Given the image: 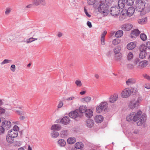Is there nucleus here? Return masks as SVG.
I'll return each instance as SVG.
<instances>
[{"label":"nucleus","instance_id":"37998d69","mask_svg":"<svg viewBox=\"0 0 150 150\" xmlns=\"http://www.w3.org/2000/svg\"><path fill=\"white\" fill-rule=\"evenodd\" d=\"M140 38L141 39L144 41L146 40L147 39L146 35L144 33L141 34L140 35Z\"/></svg>","mask_w":150,"mask_h":150},{"label":"nucleus","instance_id":"f03ea898","mask_svg":"<svg viewBox=\"0 0 150 150\" xmlns=\"http://www.w3.org/2000/svg\"><path fill=\"white\" fill-rule=\"evenodd\" d=\"M146 2L144 0H136L135 4V7L136 11L145 14L144 11L145 10Z\"/></svg>","mask_w":150,"mask_h":150},{"label":"nucleus","instance_id":"de8ad7c7","mask_svg":"<svg viewBox=\"0 0 150 150\" xmlns=\"http://www.w3.org/2000/svg\"><path fill=\"white\" fill-rule=\"evenodd\" d=\"M11 11V8L9 7L7 8L6 9L5 11V14L6 15H8L10 13Z\"/></svg>","mask_w":150,"mask_h":150},{"label":"nucleus","instance_id":"c85d7f7f","mask_svg":"<svg viewBox=\"0 0 150 150\" xmlns=\"http://www.w3.org/2000/svg\"><path fill=\"white\" fill-rule=\"evenodd\" d=\"M58 144L61 147H64L66 144L65 141L63 139H60L57 141Z\"/></svg>","mask_w":150,"mask_h":150},{"label":"nucleus","instance_id":"20e7f679","mask_svg":"<svg viewBox=\"0 0 150 150\" xmlns=\"http://www.w3.org/2000/svg\"><path fill=\"white\" fill-rule=\"evenodd\" d=\"M98 9L99 12L105 16L108 14L109 7L106 4L100 2Z\"/></svg>","mask_w":150,"mask_h":150},{"label":"nucleus","instance_id":"c756f323","mask_svg":"<svg viewBox=\"0 0 150 150\" xmlns=\"http://www.w3.org/2000/svg\"><path fill=\"white\" fill-rule=\"evenodd\" d=\"M67 142L69 144H74L76 142V139L74 137H70L69 138L67 139Z\"/></svg>","mask_w":150,"mask_h":150},{"label":"nucleus","instance_id":"6e6552de","mask_svg":"<svg viewBox=\"0 0 150 150\" xmlns=\"http://www.w3.org/2000/svg\"><path fill=\"white\" fill-rule=\"evenodd\" d=\"M19 130V128L18 127L17 125H15L12 129L8 131V134L11 137L16 138L18 136V131Z\"/></svg>","mask_w":150,"mask_h":150},{"label":"nucleus","instance_id":"72a5a7b5","mask_svg":"<svg viewBox=\"0 0 150 150\" xmlns=\"http://www.w3.org/2000/svg\"><path fill=\"white\" fill-rule=\"evenodd\" d=\"M51 137L53 138H55L57 137L59 135V133L55 131H53L51 133Z\"/></svg>","mask_w":150,"mask_h":150},{"label":"nucleus","instance_id":"aec40b11","mask_svg":"<svg viewBox=\"0 0 150 150\" xmlns=\"http://www.w3.org/2000/svg\"><path fill=\"white\" fill-rule=\"evenodd\" d=\"M136 80L134 78H130L128 79L126 81V83L128 86H130L135 83H136Z\"/></svg>","mask_w":150,"mask_h":150},{"label":"nucleus","instance_id":"4d7b16f0","mask_svg":"<svg viewBox=\"0 0 150 150\" xmlns=\"http://www.w3.org/2000/svg\"><path fill=\"white\" fill-rule=\"evenodd\" d=\"M96 0H88V3L89 5L93 4L95 2Z\"/></svg>","mask_w":150,"mask_h":150},{"label":"nucleus","instance_id":"a19ab883","mask_svg":"<svg viewBox=\"0 0 150 150\" xmlns=\"http://www.w3.org/2000/svg\"><path fill=\"white\" fill-rule=\"evenodd\" d=\"M134 57V55L133 53L131 52L128 53L127 56V59L129 60H131Z\"/></svg>","mask_w":150,"mask_h":150},{"label":"nucleus","instance_id":"423d86ee","mask_svg":"<svg viewBox=\"0 0 150 150\" xmlns=\"http://www.w3.org/2000/svg\"><path fill=\"white\" fill-rule=\"evenodd\" d=\"M108 105L107 102H101L96 108V110L97 112L100 113L103 111H105L107 108Z\"/></svg>","mask_w":150,"mask_h":150},{"label":"nucleus","instance_id":"0eeeda50","mask_svg":"<svg viewBox=\"0 0 150 150\" xmlns=\"http://www.w3.org/2000/svg\"><path fill=\"white\" fill-rule=\"evenodd\" d=\"M139 58L141 59L145 58L147 55L146 47L144 45H142L139 48Z\"/></svg>","mask_w":150,"mask_h":150},{"label":"nucleus","instance_id":"4468645a","mask_svg":"<svg viewBox=\"0 0 150 150\" xmlns=\"http://www.w3.org/2000/svg\"><path fill=\"white\" fill-rule=\"evenodd\" d=\"M118 98V95L117 93H114L111 95L110 97L109 101L111 103H114L116 101Z\"/></svg>","mask_w":150,"mask_h":150},{"label":"nucleus","instance_id":"dca6fc26","mask_svg":"<svg viewBox=\"0 0 150 150\" xmlns=\"http://www.w3.org/2000/svg\"><path fill=\"white\" fill-rule=\"evenodd\" d=\"M135 9L133 7L131 6L129 7L127 11V16L130 17L132 16L135 12Z\"/></svg>","mask_w":150,"mask_h":150},{"label":"nucleus","instance_id":"a211bd4d","mask_svg":"<svg viewBox=\"0 0 150 150\" xmlns=\"http://www.w3.org/2000/svg\"><path fill=\"white\" fill-rule=\"evenodd\" d=\"M136 45V44L135 42H131L127 45V48L129 50H132L135 47Z\"/></svg>","mask_w":150,"mask_h":150},{"label":"nucleus","instance_id":"79ce46f5","mask_svg":"<svg viewBox=\"0 0 150 150\" xmlns=\"http://www.w3.org/2000/svg\"><path fill=\"white\" fill-rule=\"evenodd\" d=\"M122 57V55L121 53L115 54V58L116 60L120 59Z\"/></svg>","mask_w":150,"mask_h":150},{"label":"nucleus","instance_id":"e2e57ef3","mask_svg":"<svg viewBox=\"0 0 150 150\" xmlns=\"http://www.w3.org/2000/svg\"><path fill=\"white\" fill-rule=\"evenodd\" d=\"M84 11L86 15L88 16V17H90L91 16V15H90L87 12V10L86 9H84Z\"/></svg>","mask_w":150,"mask_h":150},{"label":"nucleus","instance_id":"603ef678","mask_svg":"<svg viewBox=\"0 0 150 150\" xmlns=\"http://www.w3.org/2000/svg\"><path fill=\"white\" fill-rule=\"evenodd\" d=\"M134 66H135L134 65V63L133 64H128L127 65V68L131 69H133L134 67Z\"/></svg>","mask_w":150,"mask_h":150},{"label":"nucleus","instance_id":"a18cd8bd","mask_svg":"<svg viewBox=\"0 0 150 150\" xmlns=\"http://www.w3.org/2000/svg\"><path fill=\"white\" fill-rule=\"evenodd\" d=\"M75 83L78 87H81L82 86L81 82L79 80H76L75 81Z\"/></svg>","mask_w":150,"mask_h":150},{"label":"nucleus","instance_id":"c9c22d12","mask_svg":"<svg viewBox=\"0 0 150 150\" xmlns=\"http://www.w3.org/2000/svg\"><path fill=\"white\" fill-rule=\"evenodd\" d=\"M75 147L78 149H80L83 147V144L81 142H78L75 145Z\"/></svg>","mask_w":150,"mask_h":150},{"label":"nucleus","instance_id":"49530a36","mask_svg":"<svg viewBox=\"0 0 150 150\" xmlns=\"http://www.w3.org/2000/svg\"><path fill=\"white\" fill-rule=\"evenodd\" d=\"M11 62L12 60H11L5 59H4L3 61L1 63V65H4L6 64L9 63Z\"/></svg>","mask_w":150,"mask_h":150},{"label":"nucleus","instance_id":"4be33fe9","mask_svg":"<svg viewBox=\"0 0 150 150\" xmlns=\"http://www.w3.org/2000/svg\"><path fill=\"white\" fill-rule=\"evenodd\" d=\"M119 7L121 8H123L126 5V2L125 0H119L118 2Z\"/></svg>","mask_w":150,"mask_h":150},{"label":"nucleus","instance_id":"9d476101","mask_svg":"<svg viewBox=\"0 0 150 150\" xmlns=\"http://www.w3.org/2000/svg\"><path fill=\"white\" fill-rule=\"evenodd\" d=\"M23 38L21 36L18 35L16 34H14L11 35L9 39L13 40L16 39L17 41L19 42H23Z\"/></svg>","mask_w":150,"mask_h":150},{"label":"nucleus","instance_id":"7c9ffc66","mask_svg":"<svg viewBox=\"0 0 150 150\" xmlns=\"http://www.w3.org/2000/svg\"><path fill=\"white\" fill-rule=\"evenodd\" d=\"M147 17H145L139 19L138 20V22L140 24H144L147 23Z\"/></svg>","mask_w":150,"mask_h":150},{"label":"nucleus","instance_id":"58836bf2","mask_svg":"<svg viewBox=\"0 0 150 150\" xmlns=\"http://www.w3.org/2000/svg\"><path fill=\"white\" fill-rule=\"evenodd\" d=\"M135 0H126V4L129 6H132Z\"/></svg>","mask_w":150,"mask_h":150},{"label":"nucleus","instance_id":"13d9d810","mask_svg":"<svg viewBox=\"0 0 150 150\" xmlns=\"http://www.w3.org/2000/svg\"><path fill=\"white\" fill-rule=\"evenodd\" d=\"M146 49L148 48L149 49H150V41H147L146 43Z\"/></svg>","mask_w":150,"mask_h":150},{"label":"nucleus","instance_id":"bf43d9fd","mask_svg":"<svg viewBox=\"0 0 150 150\" xmlns=\"http://www.w3.org/2000/svg\"><path fill=\"white\" fill-rule=\"evenodd\" d=\"M145 8V10L147 11H150V3L147 4V6Z\"/></svg>","mask_w":150,"mask_h":150},{"label":"nucleus","instance_id":"69168bd1","mask_svg":"<svg viewBox=\"0 0 150 150\" xmlns=\"http://www.w3.org/2000/svg\"><path fill=\"white\" fill-rule=\"evenodd\" d=\"M16 144L18 146H20L21 144V142L20 141H16Z\"/></svg>","mask_w":150,"mask_h":150},{"label":"nucleus","instance_id":"f3484780","mask_svg":"<svg viewBox=\"0 0 150 150\" xmlns=\"http://www.w3.org/2000/svg\"><path fill=\"white\" fill-rule=\"evenodd\" d=\"M140 32L137 29L134 30L130 34V37L131 38H135L138 36L140 33Z\"/></svg>","mask_w":150,"mask_h":150},{"label":"nucleus","instance_id":"ea45409f","mask_svg":"<svg viewBox=\"0 0 150 150\" xmlns=\"http://www.w3.org/2000/svg\"><path fill=\"white\" fill-rule=\"evenodd\" d=\"M121 50V47H117L114 49V52L115 54L121 53L120 51Z\"/></svg>","mask_w":150,"mask_h":150},{"label":"nucleus","instance_id":"8fccbe9b","mask_svg":"<svg viewBox=\"0 0 150 150\" xmlns=\"http://www.w3.org/2000/svg\"><path fill=\"white\" fill-rule=\"evenodd\" d=\"M121 15L122 16H127V12L125 9H122L121 13Z\"/></svg>","mask_w":150,"mask_h":150},{"label":"nucleus","instance_id":"5fc2aeb1","mask_svg":"<svg viewBox=\"0 0 150 150\" xmlns=\"http://www.w3.org/2000/svg\"><path fill=\"white\" fill-rule=\"evenodd\" d=\"M61 134L64 136H67L68 134V132L67 130H64L62 132Z\"/></svg>","mask_w":150,"mask_h":150},{"label":"nucleus","instance_id":"f8f14e48","mask_svg":"<svg viewBox=\"0 0 150 150\" xmlns=\"http://www.w3.org/2000/svg\"><path fill=\"white\" fill-rule=\"evenodd\" d=\"M120 13V11L117 7H113L111 8L110 13L113 16H116L118 15Z\"/></svg>","mask_w":150,"mask_h":150},{"label":"nucleus","instance_id":"bb28decb","mask_svg":"<svg viewBox=\"0 0 150 150\" xmlns=\"http://www.w3.org/2000/svg\"><path fill=\"white\" fill-rule=\"evenodd\" d=\"M107 31H105L101 34V44L103 45H104L105 44V35L107 34Z\"/></svg>","mask_w":150,"mask_h":150},{"label":"nucleus","instance_id":"39448f33","mask_svg":"<svg viewBox=\"0 0 150 150\" xmlns=\"http://www.w3.org/2000/svg\"><path fill=\"white\" fill-rule=\"evenodd\" d=\"M142 100L141 98H139L137 99H133L131 100L128 103V107L130 109H133L138 106L139 104Z\"/></svg>","mask_w":150,"mask_h":150},{"label":"nucleus","instance_id":"2eb2a0df","mask_svg":"<svg viewBox=\"0 0 150 150\" xmlns=\"http://www.w3.org/2000/svg\"><path fill=\"white\" fill-rule=\"evenodd\" d=\"M2 126L4 128L8 129L11 127V123L10 122L6 120L2 123Z\"/></svg>","mask_w":150,"mask_h":150},{"label":"nucleus","instance_id":"052dcab7","mask_svg":"<svg viewBox=\"0 0 150 150\" xmlns=\"http://www.w3.org/2000/svg\"><path fill=\"white\" fill-rule=\"evenodd\" d=\"M4 129L2 126H0V134L3 133L4 132Z\"/></svg>","mask_w":150,"mask_h":150},{"label":"nucleus","instance_id":"f704fd0d","mask_svg":"<svg viewBox=\"0 0 150 150\" xmlns=\"http://www.w3.org/2000/svg\"><path fill=\"white\" fill-rule=\"evenodd\" d=\"M121 40L117 38L113 40L112 42V44L114 45H117L120 43Z\"/></svg>","mask_w":150,"mask_h":150},{"label":"nucleus","instance_id":"6e6d98bb","mask_svg":"<svg viewBox=\"0 0 150 150\" xmlns=\"http://www.w3.org/2000/svg\"><path fill=\"white\" fill-rule=\"evenodd\" d=\"M11 70L14 72L16 70V66L14 64H12L10 67Z\"/></svg>","mask_w":150,"mask_h":150},{"label":"nucleus","instance_id":"864d4df0","mask_svg":"<svg viewBox=\"0 0 150 150\" xmlns=\"http://www.w3.org/2000/svg\"><path fill=\"white\" fill-rule=\"evenodd\" d=\"M143 76L145 79H147L149 81L150 80V76L146 74H142Z\"/></svg>","mask_w":150,"mask_h":150},{"label":"nucleus","instance_id":"1a4fd4ad","mask_svg":"<svg viewBox=\"0 0 150 150\" xmlns=\"http://www.w3.org/2000/svg\"><path fill=\"white\" fill-rule=\"evenodd\" d=\"M132 92L130 88H126L122 91L120 95L123 98H127L130 96Z\"/></svg>","mask_w":150,"mask_h":150},{"label":"nucleus","instance_id":"3c124183","mask_svg":"<svg viewBox=\"0 0 150 150\" xmlns=\"http://www.w3.org/2000/svg\"><path fill=\"white\" fill-rule=\"evenodd\" d=\"M6 110L5 109L0 107V115L4 114Z\"/></svg>","mask_w":150,"mask_h":150},{"label":"nucleus","instance_id":"7ed1b4c3","mask_svg":"<svg viewBox=\"0 0 150 150\" xmlns=\"http://www.w3.org/2000/svg\"><path fill=\"white\" fill-rule=\"evenodd\" d=\"M133 63L137 68L140 69L144 68L149 64V62L145 60L140 61L138 59H135L133 61Z\"/></svg>","mask_w":150,"mask_h":150},{"label":"nucleus","instance_id":"e433bc0d","mask_svg":"<svg viewBox=\"0 0 150 150\" xmlns=\"http://www.w3.org/2000/svg\"><path fill=\"white\" fill-rule=\"evenodd\" d=\"M123 35V32L122 30H119L117 31L115 34V36L117 38H120Z\"/></svg>","mask_w":150,"mask_h":150},{"label":"nucleus","instance_id":"0e129e2a","mask_svg":"<svg viewBox=\"0 0 150 150\" xmlns=\"http://www.w3.org/2000/svg\"><path fill=\"white\" fill-rule=\"evenodd\" d=\"M87 25L90 28H91L92 27V25H91V23L89 21H88L87 22Z\"/></svg>","mask_w":150,"mask_h":150},{"label":"nucleus","instance_id":"f257e3e1","mask_svg":"<svg viewBox=\"0 0 150 150\" xmlns=\"http://www.w3.org/2000/svg\"><path fill=\"white\" fill-rule=\"evenodd\" d=\"M127 121H130L133 120L137 122V125L138 126H141L144 124L146 120V116L144 114H142V112L139 110L137 112H132L126 117Z\"/></svg>","mask_w":150,"mask_h":150},{"label":"nucleus","instance_id":"680f3d73","mask_svg":"<svg viewBox=\"0 0 150 150\" xmlns=\"http://www.w3.org/2000/svg\"><path fill=\"white\" fill-rule=\"evenodd\" d=\"M75 98V97L74 96H71L67 98L66 99L67 100H73Z\"/></svg>","mask_w":150,"mask_h":150},{"label":"nucleus","instance_id":"c03bdc74","mask_svg":"<svg viewBox=\"0 0 150 150\" xmlns=\"http://www.w3.org/2000/svg\"><path fill=\"white\" fill-rule=\"evenodd\" d=\"M13 110L15 111L17 114L19 115H24L25 114V112L23 111H19L18 110H15L14 109Z\"/></svg>","mask_w":150,"mask_h":150},{"label":"nucleus","instance_id":"774afa93","mask_svg":"<svg viewBox=\"0 0 150 150\" xmlns=\"http://www.w3.org/2000/svg\"><path fill=\"white\" fill-rule=\"evenodd\" d=\"M63 35V34L62 33L59 32L58 33L57 36L59 38L61 37Z\"/></svg>","mask_w":150,"mask_h":150},{"label":"nucleus","instance_id":"412c9836","mask_svg":"<svg viewBox=\"0 0 150 150\" xmlns=\"http://www.w3.org/2000/svg\"><path fill=\"white\" fill-rule=\"evenodd\" d=\"M78 115V112L75 110L70 112L69 114V117L74 119L76 118Z\"/></svg>","mask_w":150,"mask_h":150},{"label":"nucleus","instance_id":"393cba45","mask_svg":"<svg viewBox=\"0 0 150 150\" xmlns=\"http://www.w3.org/2000/svg\"><path fill=\"white\" fill-rule=\"evenodd\" d=\"M85 112V115L87 117L90 118L93 115L92 111L90 109H87Z\"/></svg>","mask_w":150,"mask_h":150},{"label":"nucleus","instance_id":"9b49d317","mask_svg":"<svg viewBox=\"0 0 150 150\" xmlns=\"http://www.w3.org/2000/svg\"><path fill=\"white\" fill-rule=\"evenodd\" d=\"M33 4L35 6H38L40 5L45 6L46 3L45 0H33Z\"/></svg>","mask_w":150,"mask_h":150},{"label":"nucleus","instance_id":"338daca9","mask_svg":"<svg viewBox=\"0 0 150 150\" xmlns=\"http://www.w3.org/2000/svg\"><path fill=\"white\" fill-rule=\"evenodd\" d=\"M145 87L147 89L150 88V84H147L145 85Z\"/></svg>","mask_w":150,"mask_h":150},{"label":"nucleus","instance_id":"473e14b6","mask_svg":"<svg viewBox=\"0 0 150 150\" xmlns=\"http://www.w3.org/2000/svg\"><path fill=\"white\" fill-rule=\"evenodd\" d=\"M86 125L88 127L91 128L93 125V122L90 119H88L86 121Z\"/></svg>","mask_w":150,"mask_h":150},{"label":"nucleus","instance_id":"cd10ccee","mask_svg":"<svg viewBox=\"0 0 150 150\" xmlns=\"http://www.w3.org/2000/svg\"><path fill=\"white\" fill-rule=\"evenodd\" d=\"M87 107L86 105H82L79 108V111L80 113L85 112L87 109Z\"/></svg>","mask_w":150,"mask_h":150},{"label":"nucleus","instance_id":"5701e85b","mask_svg":"<svg viewBox=\"0 0 150 150\" xmlns=\"http://www.w3.org/2000/svg\"><path fill=\"white\" fill-rule=\"evenodd\" d=\"M91 98L90 96H86L82 98L81 101L84 103H89L91 100Z\"/></svg>","mask_w":150,"mask_h":150},{"label":"nucleus","instance_id":"a878e982","mask_svg":"<svg viewBox=\"0 0 150 150\" xmlns=\"http://www.w3.org/2000/svg\"><path fill=\"white\" fill-rule=\"evenodd\" d=\"M70 120L68 117H65L61 120V122L64 125H67L70 122Z\"/></svg>","mask_w":150,"mask_h":150},{"label":"nucleus","instance_id":"b1692460","mask_svg":"<svg viewBox=\"0 0 150 150\" xmlns=\"http://www.w3.org/2000/svg\"><path fill=\"white\" fill-rule=\"evenodd\" d=\"M61 129V126L58 124H54L51 127L52 130L54 131V130L59 131Z\"/></svg>","mask_w":150,"mask_h":150},{"label":"nucleus","instance_id":"6ab92c4d","mask_svg":"<svg viewBox=\"0 0 150 150\" xmlns=\"http://www.w3.org/2000/svg\"><path fill=\"white\" fill-rule=\"evenodd\" d=\"M94 120L96 122L100 123L103 121V117L100 115H97L95 117Z\"/></svg>","mask_w":150,"mask_h":150},{"label":"nucleus","instance_id":"4c0bfd02","mask_svg":"<svg viewBox=\"0 0 150 150\" xmlns=\"http://www.w3.org/2000/svg\"><path fill=\"white\" fill-rule=\"evenodd\" d=\"M37 38L31 37L27 39L25 42L27 44H28L37 40Z\"/></svg>","mask_w":150,"mask_h":150},{"label":"nucleus","instance_id":"ddd939ff","mask_svg":"<svg viewBox=\"0 0 150 150\" xmlns=\"http://www.w3.org/2000/svg\"><path fill=\"white\" fill-rule=\"evenodd\" d=\"M133 25L130 23L124 24L121 26V28L124 31H128L132 29Z\"/></svg>","mask_w":150,"mask_h":150},{"label":"nucleus","instance_id":"09e8293b","mask_svg":"<svg viewBox=\"0 0 150 150\" xmlns=\"http://www.w3.org/2000/svg\"><path fill=\"white\" fill-rule=\"evenodd\" d=\"M64 105V103L62 101H59L57 105V107L58 108H61Z\"/></svg>","mask_w":150,"mask_h":150},{"label":"nucleus","instance_id":"2f4dec72","mask_svg":"<svg viewBox=\"0 0 150 150\" xmlns=\"http://www.w3.org/2000/svg\"><path fill=\"white\" fill-rule=\"evenodd\" d=\"M14 137H12L7 134L6 136L7 141L9 143H12L14 142Z\"/></svg>","mask_w":150,"mask_h":150}]
</instances>
